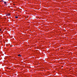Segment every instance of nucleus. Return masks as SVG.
Masks as SVG:
<instances>
[{
  "instance_id": "f257e3e1",
  "label": "nucleus",
  "mask_w": 77,
  "mask_h": 77,
  "mask_svg": "<svg viewBox=\"0 0 77 77\" xmlns=\"http://www.w3.org/2000/svg\"><path fill=\"white\" fill-rule=\"evenodd\" d=\"M3 2H4V4H5V5H7L6 4V2L3 1Z\"/></svg>"
},
{
  "instance_id": "f03ea898",
  "label": "nucleus",
  "mask_w": 77,
  "mask_h": 77,
  "mask_svg": "<svg viewBox=\"0 0 77 77\" xmlns=\"http://www.w3.org/2000/svg\"><path fill=\"white\" fill-rule=\"evenodd\" d=\"M10 14H8L6 15L7 16H10Z\"/></svg>"
},
{
  "instance_id": "7ed1b4c3",
  "label": "nucleus",
  "mask_w": 77,
  "mask_h": 77,
  "mask_svg": "<svg viewBox=\"0 0 77 77\" xmlns=\"http://www.w3.org/2000/svg\"><path fill=\"white\" fill-rule=\"evenodd\" d=\"M18 56H20V57H21V55L20 54L18 55Z\"/></svg>"
},
{
  "instance_id": "20e7f679",
  "label": "nucleus",
  "mask_w": 77,
  "mask_h": 77,
  "mask_svg": "<svg viewBox=\"0 0 77 77\" xmlns=\"http://www.w3.org/2000/svg\"><path fill=\"white\" fill-rule=\"evenodd\" d=\"M15 18H18V17L15 16Z\"/></svg>"
},
{
  "instance_id": "39448f33",
  "label": "nucleus",
  "mask_w": 77,
  "mask_h": 77,
  "mask_svg": "<svg viewBox=\"0 0 77 77\" xmlns=\"http://www.w3.org/2000/svg\"><path fill=\"white\" fill-rule=\"evenodd\" d=\"M0 31H2V29H0Z\"/></svg>"
},
{
  "instance_id": "423d86ee",
  "label": "nucleus",
  "mask_w": 77,
  "mask_h": 77,
  "mask_svg": "<svg viewBox=\"0 0 77 77\" xmlns=\"http://www.w3.org/2000/svg\"><path fill=\"white\" fill-rule=\"evenodd\" d=\"M1 2H4V1H3V0H2L1 1Z\"/></svg>"
},
{
  "instance_id": "0eeeda50",
  "label": "nucleus",
  "mask_w": 77,
  "mask_h": 77,
  "mask_svg": "<svg viewBox=\"0 0 77 77\" xmlns=\"http://www.w3.org/2000/svg\"><path fill=\"white\" fill-rule=\"evenodd\" d=\"M8 8H9V7H8Z\"/></svg>"
},
{
  "instance_id": "6e6552de",
  "label": "nucleus",
  "mask_w": 77,
  "mask_h": 77,
  "mask_svg": "<svg viewBox=\"0 0 77 77\" xmlns=\"http://www.w3.org/2000/svg\"><path fill=\"white\" fill-rule=\"evenodd\" d=\"M63 67V66H62V67Z\"/></svg>"
},
{
  "instance_id": "1a4fd4ad",
  "label": "nucleus",
  "mask_w": 77,
  "mask_h": 77,
  "mask_svg": "<svg viewBox=\"0 0 77 77\" xmlns=\"http://www.w3.org/2000/svg\"><path fill=\"white\" fill-rule=\"evenodd\" d=\"M14 5H15V4H14Z\"/></svg>"
}]
</instances>
